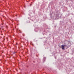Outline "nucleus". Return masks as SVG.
<instances>
[{"label": "nucleus", "instance_id": "nucleus-1", "mask_svg": "<svg viewBox=\"0 0 74 74\" xmlns=\"http://www.w3.org/2000/svg\"><path fill=\"white\" fill-rule=\"evenodd\" d=\"M65 45H61V48H62V49H64V46Z\"/></svg>", "mask_w": 74, "mask_h": 74}, {"label": "nucleus", "instance_id": "nucleus-2", "mask_svg": "<svg viewBox=\"0 0 74 74\" xmlns=\"http://www.w3.org/2000/svg\"><path fill=\"white\" fill-rule=\"evenodd\" d=\"M45 59H46L45 57L44 58V60H43V61H44V62H45Z\"/></svg>", "mask_w": 74, "mask_h": 74}]
</instances>
